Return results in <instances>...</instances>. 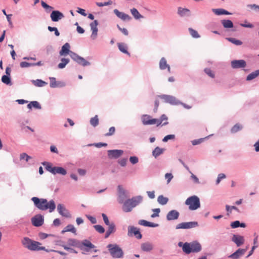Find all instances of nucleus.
Masks as SVG:
<instances>
[{"label": "nucleus", "instance_id": "obj_1", "mask_svg": "<svg viewBox=\"0 0 259 259\" xmlns=\"http://www.w3.org/2000/svg\"><path fill=\"white\" fill-rule=\"evenodd\" d=\"M59 54L60 56H64L69 55L73 61L82 66L85 67L91 65V63L86 60L84 58L71 51L70 50V44L68 42L65 43L62 46L61 50L59 51Z\"/></svg>", "mask_w": 259, "mask_h": 259}, {"label": "nucleus", "instance_id": "obj_2", "mask_svg": "<svg viewBox=\"0 0 259 259\" xmlns=\"http://www.w3.org/2000/svg\"><path fill=\"white\" fill-rule=\"evenodd\" d=\"M31 200L35 207L40 210L45 211L49 209L50 212H52L56 207L55 202L53 199L48 201L46 198L33 197Z\"/></svg>", "mask_w": 259, "mask_h": 259}, {"label": "nucleus", "instance_id": "obj_3", "mask_svg": "<svg viewBox=\"0 0 259 259\" xmlns=\"http://www.w3.org/2000/svg\"><path fill=\"white\" fill-rule=\"evenodd\" d=\"M158 97L161 100H163L164 103H168L171 105H181L187 109H190L192 108L191 106L183 103L172 95L162 94L159 95Z\"/></svg>", "mask_w": 259, "mask_h": 259}, {"label": "nucleus", "instance_id": "obj_4", "mask_svg": "<svg viewBox=\"0 0 259 259\" xmlns=\"http://www.w3.org/2000/svg\"><path fill=\"white\" fill-rule=\"evenodd\" d=\"M41 164L45 167L46 169L53 175L60 174L65 176L67 174V170L61 166H53L50 162L44 161Z\"/></svg>", "mask_w": 259, "mask_h": 259}, {"label": "nucleus", "instance_id": "obj_5", "mask_svg": "<svg viewBox=\"0 0 259 259\" xmlns=\"http://www.w3.org/2000/svg\"><path fill=\"white\" fill-rule=\"evenodd\" d=\"M111 256L114 258H120L123 256L124 252L122 248L116 244H109L107 246Z\"/></svg>", "mask_w": 259, "mask_h": 259}, {"label": "nucleus", "instance_id": "obj_6", "mask_svg": "<svg viewBox=\"0 0 259 259\" xmlns=\"http://www.w3.org/2000/svg\"><path fill=\"white\" fill-rule=\"evenodd\" d=\"M185 203L189 206V209L191 210H196L200 207V199L196 195L188 197L185 201Z\"/></svg>", "mask_w": 259, "mask_h": 259}, {"label": "nucleus", "instance_id": "obj_7", "mask_svg": "<svg viewBox=\"0 0 259 259\" xmlns=\"http://www.w3.org/2000/svg\"><path fill=\"white\" fill-rule=\"evenodd\" d=\"M22 243L25 247L32 251H36L37 246L41 245L40 242L32 240L28 237H24Z\"/></svg>", "mask_w": 259, "mask_h": 259}, {"label": "nucleus", "instance_id": "obj_8", "mask_svg": "<svg viewBox=\"0 0 259 259\" xmlns=\"http://www.w3.org/2000/svg\"><path fill=\"white\" fill-rule=\"evenodd\" d=\"M127 235L129 237L135 236L138 239H140L142 238V234L140 232V229L134 226H128Z\"/></svg>", "mask_w": 259, "mask_h": 259}, {"label": "nucleus", "instance_id": "obj_9", "mask_svg": "<svg viewBox=\"0 0 259 259\" xmlns=\"http://www.w3.org/2000/svg\"><path fill=\"white\" fill-rule=\"evenodd\" d=\"M198 226V223L197 222H183L178 224L176 226V229H189L193 228H195Z\"/></svg>", "mask_w": 259, "mask_h": 259}, {"label": "nucleus", "instance_id": "obj_10", "mask_svg": "<svg viewBox=\"0 0 259 259\" xmlns=\"http://www.w3.org/2000/svg\"><path fill=\"white\" fill-rule=\"evenodd\" d=\"M80 246L81 247H79V248L81 250H83L86 252H89L91 249H94L96 247L94 244L88 239H84L81 241Z\"/></svg>", "mask_w": 259, "mask_h": 259}, {"label": "nucleus", "instance_id": "obj_11", "mask_svg": "<svg viewBox=\"0 0 259 259\" xmlns=\"http://www.w3.org/2000/svg\"><path fill=\"white\" fill-rule=\"evenodd\" d=\"M58 213L63 217L66 218H71V214L69 211L65 207L64 204L59 203L57 207Z\"/></svg>", "mask_w": 259, "mask_h": 259}, {"label": "nucleus", "instance_id": "obj_12", "mask_svg": "<svg viewBox=\"0 0 259 259\" xmlns=\"http://www.w3.org/2000/svg\"><path fill=\"white\" fill-rule=\"evenodd\" d=\"M31 220L33 226L36 227L41 226L44 223V217L41 214L34 215L31 218Z\"/></svg>", "mask_w": 259, "mask_h": 259}, {"label": "nucleus", "instance_id": "obj_13", "mask_svg": "<svg viewBox=\"0 0 259 259\" xmlns=\"http://www.w3.org/2000/svg\"><path fill=\"white\" fill-rule=\"evenodd\" d=\"M123 150L121 149L109 150L107 151L108 156L110 159H116L123 154Z\"/></svg>", "mask_w": 259, "mask_h": 259}, {"label": "nucleus", "instance_id": "obj_14", "mask_svg": "<svg viewBox=\"0 0 259 259\" xmlns=\"http://www.w3.org/2000/svg\"><path fill=\"white\" fill-rule=\"evenodd\" d=\"M231 241L233 242L237 247H239L244 243L245 238L243 236L238 234H234L232 235Z\"/></svg>", "mask_w": 259, "mask_h": 259}, {"label": "nucleus", "instance_id": "obj_15", "mask_svg": "<svg viewBox=\"0 0 259 259\" xmlns=\"http://www.w3.org/2000/svg\"><path fill=\"white\" fill-rule=\"evenodd\" d=\"M50 87L51 88H63L65 87L66 83L63 81H56L54 77H50Z\"/></svg>", "mask_w": 259, "mask_h": 259}, {"label": "nucleus", "instance_id": "obj_16", "mask_svg": "<svg viewBox=\"0 0 259 259\" xmlns=\"http://www.w3.org/2000/svg\"><path fill=\"white\" fill-rule=\"evenodd\" d=\"M64 17V14L59 10H53L50 14V18L53 22H58Z\"/></svg>", "mask_w": 259, "mask_h": 259}, {"label": "nucleus", "instance_id": "obj_17", "mask_svg": "<svg viewBox=\"0 0 259 259\" xmlns=\"http://www.w3.org/2000/svg\"><path fill=\"white\" fill-rule=\"evenodd\" d=\"M231 67L233 69L244 68L246 66V62L244 60H234L231 62Z\"/></svg>", "mask_w": 259, "mask_h": 259}, {"label": "nucleus", "instance_id": "obj_18", "mask_svg": "<svg viewBox=\"0 0 259 259\" xmlns=\"http://www.w3.org/2000/svg\"><path fill=\"white\" fill-rule=\"evenodd\" d=\"M134 207L131 199L129 198L125 200L122 205V209L124 212H129L132 211Z\"/></svg>", "mask_w": 259, "mask_h": 259}, {"label": "nucleus", "instance_id": "obj_19", "mask_svg": "<svg viewBox=\"0 0 259 259\" xmlns=\"http://www.w3.org/2000/svg\"><path fill=\"white\" fill-rule=\"evenodd\" d=\"M247 249V248L245 249L239 248L234 252L229 255L228 257L232 259H238L245 254Z\"/></svg>", "mask_w": 259, "mask_h": 259}, {"label": "nucleus", "instance_id": "obj_20", "mask_svg": "<svg viewBox=\"0 0 259 259\" xmlns=\"http://www.w3.org/2000/svg\"><path fill=\"white\" fill-rule=\"evenodd\" d=\"M113 12L118 18L121 19L123 21H130L132 19L128 14L121 12L117 9H114L113 10Z\"/></svg>", "mask_w": 259, "mask_h": 259}, {"label": "nucleus", "instance_id": "obj_21", "mask_svg": "<svg viewBox=\"0 0 259 259\" xmlns=\"http://www.w3.org/2000/svg\"><path fill=\"white\" fill-rule=\"evenodd\" d=\"M99 24L98 21L97 20H94L93 22L91 23L90 27L91 30L92 31V33L91 34V38L93 39H95L97 36L98 34V28L97 26Z\"/></svg>", "mask_w": 259, "mask_h": 259}, {"label": "nucleus", "instance_id": "obj_22", "mask_svg": "<svg viewBox=\"0 0 259 259\" xmlns=\"http://www.w3.org/2000/svg\"><path fill=\"white\" fill-rule=\"evenodd\" d=\"M180 216V213L177 210H171L166 214V220L168 221L177 220Z\"/></svg>", "mask_w": 259, "mask_h": 259}, {"label": "nucleus", "instance_id": "obj_23", "mask_svg": "<svg viewBox=\"0 0 259 259\" xmlns=\"http://www.w3.org/2000/svg\"><path fill=\"white\" fill-rule=\"evenodd\" d=\"M178 245L180 247H182L183 251L186 254H189L191 253L190 243L179 242Z\"/></svg>", "mask_w": 259, "mask_h": 259}, {"label": "nucleus", "instance_id": "obj_24", "mask_svg": "<svg viewBox=\"0 0 259 259\" xmlns=\"http://www.w3.org/2000/svg\"><path fill=\"white\" fill-rule=\"evenodd\" d=\"M190 247L191 253H197L202 249L201 244L197 241H193L190 243Z\"/></svg>", "mask_w": 259, "mask_h": 259}, {"label": "nucleus", "instance_id": "obj_25", "mask_svg": "<svg viewBox=\"0 0 259 259\" xmlns=\"http://www.w3.org/2000/svg\"><path fill=\"white\" fill-rule=\"evenodd\" d=\"M118 188L119 190L118 202L120 204H123L125 200V199L126 197L125 192L123 189L121 188V186L120 185L118 186Z\"/></svg>", "mask_w": 259, "mask_h": 259}, {"label": "nucleus", "instance_id": "obj_26", "mask_svg": "<svg viewBox=\"0 0 259 259\" xmlns=\"http://www.w3.org/2000/svg\"><path fill=\"white\" fill-rule=\"evenodd\" d=\"M178 15L182 17H189L191 15L190 11L186 8H183L182 7H179L178 9Z\"/></svg>", "mask_w": 259, "mask_h": 259}, {"label": "nucleus", "instance_id": "obj_27", "mask_svg": "<svg viewBox=\"0 0 259 259\" xmlns=\"http://www.w3.org/2000/svg\"><path fill=\"white\" fill-rule=\"evenodd\" d=\"M153 248L152 244L149 242L142 243L141 244V249L142 251L149 252Z\"/></svg>", "mask_w": 259, "mask_h": 259}, {"label": "nucleus", "instance_id": "obj_28", "mask_svg": "<svg viewBox=\"0 0 259 259\" xmlns=\"http://www.w3.org/2000/svg\"><path fill=\"white\" fill-rule=\"evenodd\" d=\"M159 68L161 70H164L167 68L168 72L170 71V67L168 64H167L166 60L164 57L161 58L159 62Z\"/></svg>", "mask_w": 259, "mask_h": 259}, {"label": "nucleus", "instance_id": "obj_29", "mask_svg": "<svg viewBox=\"0 0 259 259\" xmlns=\"http://www.w3.org/2000/svg\"><path fill=\"white\" fill-rule=\"evenodd\" d=\"M212 11L216 15L220 16L223 15H231V13L226 10L225 9L220 8V9H212Z\"/></svg>", "mask_w": 259, "mask_h": 259}, {"label": "nucleus", "instance_id": "obj_30", "mask_svg": "<svg viewBox=\"0 0 259 259\" xmlns=\"http://www.w3.org/2000/svg\"><path fill=\"white\" fill-rule=\"evenodd\" d=\"M131 199V201L133 202L134 207H135L142 202L143 197L141 195H138L133 197Z\"/></svg>", "mask_w": 259, "mask_h": 259}, {"label": "nucleus", "instance_id": "obj_31", "mask_svg": "<svg viewBox=\"0 0 259 259\" xmlns=\"http://www.w3.org/2000/svg\"><path fill=\"white\" fill-rule=\"evenodd\" d=\"M81 241L73 238H69L68 239L67 243L69 246H74L78 248L81 247Z\"/></svg>", "mask_w": 259, "mask_h": 259}, {"label": "nucleus", "instance_id": "obj_32", "mask_svg": "<svg viewBox=\"0 0 259 259\" xmlns=\"http://www.w3.org/2000/svg\"><path fill=\"white\" fill-rule=\"evenodd\" d=\"M165 151L164 148H160L159 147H156L152 151V155L155 158L158 157L161 154H163Z\"/></svg>", "mask_w": 259, "mask_h": 259}, {"label": "nucleus", "instance_id": "obj_33", "mask_svg": "<svg viewBox=\"0 0 259 259\" xmlns=\"http://www.w3.org/2000/svg\"><path fill=\"white\" fill-rule=\"evenodd\" d=\"M117 45L120 52L127 55L128 56H131V54L127 51V47L126 44L119 42L117 44Z\"/></svg>", "mask_w": 259, "mask_h": 259}, {"label": "nucleus", "instance_id": "obj_34", "mask_svg": "<svg viewBox=\"0 0 259 259\" xmlns=\"http://www.w3.org/2000/svg\"><path fill=\"white\" fill-rule=\"evenodd\" d=\"M221 23L223 27L226 29L232 28L234 27L233 23L229 19H224L221 21Z\"/></svg>", "mask_w": 259, "mask_h": 259}, {"label": "nucleus", "instance_id": "obj_35", "mask_svg": "<svg viewBox=\"0 0 259 259\" xmlns=\"http://www.w3.org/2000/svg\"><path fill=\"white\" fill-rule=\"evenodd\" d=\"M2 81L4 84L7 85H12L13 84V83L11 80V76L8 75H3L2 76Z\"/></svg>", "mask_w": 259, "mask_h": 259}, {"label": "nucleus", "instance_id": "obj_36", "mask_svg": "<svg viewBox=\"0 0 259 259\" xmlns=\"http://www.w3.org/2000/svg\"><path fill=\"white\" fill-rule=\"evenodd\" d=\"M61 62L58 65L59 69H63L65 67L66 65L69 63L70 60L68 58H62L61 59Z\"/></svg>", "mask_w": 259, "mask_h": 259}, {"label": "nucleus", "instance_id": "obj_37", "mask_svg": "<svg viewBox=\"0 0 259 259\" xmlns=\"http://www.w3.org/2000/svg\"><path fill=\"white\" fill-rule=\"evenodd\" d=\"M32 83L36 87H42L45 86L48 84V83L41 79H37L36 80H32Z\"/></svg>", "mask_w": 259, "mask_h": 259}, {"label": "nucleus", "instance_id": "obj_38", "mask_svg": "<svg viewBox=\"0 0 259 259\" xmlns=\"http://www.w3.org/2000/svg\"><path fill=\"white\" fill-rule=\"evenodd\" d=\"M131 12L133 16V17L136 19H139L140 18H143V16H142L140 13L139 12L138 10L136 8H133L131 9Z\"/></svg>", "mask_w": 259, "mask_h": 259}, {"label": "nucleus", "instance_id": "obj_39", "mask_svg": "<svg viewBox=\"0 0 259 259\" xmlns=\"http://www.w3.org/2000/svg\"><path fill=\"white\" fill-rule=\"evenodd\" d=\"M168 201V198L163 195H159L157 198V202L161 205H165Z\"/></svg>", "mask_w": 259, "mask_h": 259}, {"label": "nucleus", "instance_id": "obj_40", "mask_svg": "<svg viewBox=\"0 0 259 259\" xmlns=\"http://www.w3.org/2000/svg\"><path fill=\"white\" fill-rule=\"evenodd\" d=\"M258 75H259V72L257 70H255V71L252 72L251 73L249 74L247 76L246 80L247 81L251 80L254 79L255 78H256Z\"/></svg>", "mask_w": 259, "mask_h": 259}, {"label": "nucleus", "instance_id": "obj_41", "mask_svg": "<svg viewBox=\"0 0 259 259\" xmlns=\"http://www.w3.org/2000/svg\"><path fill=\"white\" fill-rule=\"evenodd\" d=\"M41 5L42 7L46 10L47 13H49L53 10L54 8L53 7L49 5L43 1L41 2Z\"/></svg>", "mask_w": 259, "mask_h": 259}, {"label": "nucleus", "instance_id": "obj_42", "mask_svg": "<svg viewBox=\"0 0 259 259\" xmlns=\"http://www.w3.org/2000/svg\"><path fill=\"white\" fill-rule=\"evenodd\" d=\"M242 126L239 123L235 124L231 129V133L234 134L242 129Z\"/></svg>", "mask_w": 259, "mask_h": 259}, {"label": "nucleus", "instance_id": "obj_43", "mask_svg": "<svg viewBox=\"0 0 259 259\" xmlns=\"http://www.w3.org/2000/svg\"><path fill=\"white\" fill-rule=\"evenodd\" d=\"M226 39L236 46H240L242 44V41H241L240 40H239V39H237L235 38L227 37Z\"/></svg>", "mask_w": 259, "mask_h": 259}, {"label": "nucleus", "instance_id": "obj_44", "mask_svg": "<svg viewBox=\"0 0 259 259\" xmlns=\"http://www.w3.org/2000/svg\"><path fill=\"white\" fill-rule=\"evenodd\" d=\"M116 226L114 222H111V225L108 226V229L106 231V232L109 233V234H113L116 232Z\"/></svg>", "mask_w": 259, "mask_h": 259}, {"label": "nucleus", "instance_id": "obj_45", "mask_svg": "<svg viewBox=\"0 0 259 259\" xmlns=\"http://www.w3.org/2000/svg\"><path fill=\"white\" fill-rule=\"evenodd\" d=\"M90 124L94 127L97 126L99 124V119L98 115H95L90 119Z\"/></svg>", "mask_w": 259, "mask_h": 259}, {"label": "nucleus", "instance_id": "obj_46", "mask_svg": "<svg viewBox=\"0 0 259 259\" xmlns=\"http://www.w3.org/2000/svg\"><path fill=\"white\" fill-rule=\"evenodd\" d=\"M188 30H189V33H190V34L191 35V36L193 37L197 38H199L200 37V35L199 34V33H198V32L196 30H195L191 28H189L188 29Z\"/></svg>", "mask_w": 259, "mask_h": 259}, {"label": "nucleus", "instance_id": "obj_47", "mask_svg": "<svg viewBox=\"0 0 259 259\" xmlns=\"http://www.w3.org/2000/svg\"><path fill=\"white\" fill-rule=\"evenodd\" d=\"M94 228L96 231L100 234L104 233L105 232L104 228L100 225H96L94 226Z\"/></svg>", "mask_w": 259, "mask_h": 259}, {"label": "nucleus", "instance_id": "obj_48", "mask_svg": "<svg viewBox=\"0 0 259 259\" xmlns=\"http://www.w3.org/2000/svg\"><path fill=\"white\" fill-rule=\"evenodd\" d=\"M65 231L67 232H70L72 233L75 234L76 230L73 225L69 224L65 227Z\"/></svg>", "mask_w": 259, "mask_h": 259}, {"label": "nucleus", "instance_id": "obj_49", "mask_svg": "<svg viewBox=\"0 0 259 259\" xmlns=\"http://www.w3.org/2000/svg\"><path fill=\"white\" fill-rule=\"evenodd\" d=\"M48 29L50 32H54L55 35L56 36H59L60 35V32L58 31V29L56 27H52L50 26H49L48 27Z\"/></svg>", "mask_w": 259, "mask_h": 259}, {"label": "nucleus", "instance_id": "obj_50", "mask_svg": "<svg viewBox=\"0 0 259 259\" xmlns=\"http://www.w3.org/2000/svg\"><path fill=\"white\" fill-rule=\"evenodd\" d=\"M20 160L25 159L26 162H28L30 159L32 158L26 153H22L20 155Z\"/></svg>", "mask_w": 259, "mask_h": 259}, {"label": "nucleus", "instance_id": "obj_51", "mask_svg": "<svg viewBox=\"0 0 259 259\" xmlns=\"http://www.w3.org/2000/svg\"><path fill=\"white\" fill-rule=\"evenodd\" d=\"M151 116L148 114H144L142 116V122L144 125H147L146 121L150 120Z\"/></svg>", "mask_w": 259, "mask_h": 259}, {"label": "nucleus", "instance_id": "obj_52", "mask_svg": "<svg viewBox=\"0 0 259 259\" xmlns=\"http://www.w3.org/2000/svg\"><path fill=\"white\" fill-rule=\"evenodd\" d=\"M112 1L111 0H108V2H106L104 3H100V2H97L96 3V5L98 6L99 7H102L104 6H107L108 5H110L112 4Z\"/></svg>", "mask_w": 259, "mask_h": 259}, {"label": "nucleus", "instance_id": "obj_53", "mask_svg": "<svg viewBox=\"0 0 259 259\" xmlns=\"http://www.w3.org/2000/svg\"><path fill=\"white\" fill-rule=\"evenodd\" d=\"M88 146H95L97 148H101L102 147H106L107 146V144L106 143L99 142L97 143L94 144H90L88 145Z\"/></svg>", "mask_w": 259, "mask_h": 259}, {"label": "nucleus", "instance_id": "obj_54", "mask_svg": "<svg viewBox=\"0 0 259 259\" xmlns=\"http://www.w3.org/2000/svg\"><path fill=\"white\" fill-rule=\"evenodd\" d=\"M206 138H207V137L204 138H200L198 139L192 140L191 141L192 144L193 146L199 145V144H201V143H202Z\"/></svg>", "mask_w": 259, "mask_h": 259}, {"label": "nucleus", "instance_id": "obj_55", "mask_svg": "<svg viewBox=\"0 0 259 259\" xmlns=\"http://www.w3.org/2000/svg\"><path fill=\"white\" fill-rule=\"evenodd\" d=\"M49 236H54V235L51 234H47L43 232H39L38 233V237L41 240L45 239Z\"/></svg>", "mask_w": 259, "mask_h": 259}, {"label": "nucleus", "instance_id": "obj_56", "mask_svg": "<svg viewBox=\"0 0 259 259\" xmlns=\"http://www.w3.org/2000/svg\"><path fill=\"white\" fill-rule=\"evenodd\" d=\"M204 71L206 74H207L210 77L214 78L215 75L210 68H206L204 69Z\"/></svg>", "mask_w": 259, "mask_h": 259}, {"label": "nucleus", "instance_id": "obj_57", "mask_svg": "<svg viewBox=\"0 0 259 259\" xmlns=\"http://www.w3.org/2000/svg\"><path fill=\"white\" fill-rule=\"evenodd\" d=\"M20 66L21 68H26L33 66V63H29L25 61L21 62L20 64Z\"/></svg>", "mask_w": 259, "mask_h": 259}, {"label": "nucleus", "instance_id": "obj_58", "mask_svg": "<svg viewBox=\"0 0 259 259\" xmlns=\"http://www.w3.org/2000/svg\"><path fill=\"white\" fill-rule=\"evenodd\" d=\"M102 217L103 218V220L104 221V223L106 225L109 226L111 224V222L110 223L108 217L107 215L104 213L102 214Z\"/></svg>", "mask_w": 259, "mask_h": 259}, {"label": "nucleus", "instance_id": "obj_59", "mask_svg": "<svg viewBox=\"0 0 259 259\" xmlns=\"http://www.w3.org/2000/svg\"><path fill=\"white\" fill-rule=\"evenodd\" d=\"M129 160L132 164H136L138 162L139 158L136 156H132L130 157Z\"/></svg>", "mask_w": 259, "mask_h": 259}, {"label": "nucleus", "instance_id": "obj_60", "mask_svg": "<svg viewBox=\"0 0 259 259\" xmlns=\"http://www.w3.org/2000/svg\"><path fill=\"white\" fill-rule=\"evenodd\" d=\"M146 122L147 125L156 124L157 126H159V125H158V120L157 118H152L151 117L150 120L146 121Z\"/></svg>", "mask_w": 259, "mask_h": 259}, {"label": "nucleus", "instance_id": "obj_61", "mask_svg": "<svg viewBox=\"0 0 259 259\" xmlns=\"http://www.w3.org/2000/svg\"><path fill=\"white\" fill-rule=\"evenodd\" d=\"M32 107L37 109H40L41 108L40 104L36 101H31Z\"/></svg>", "mask_w": 259, "mask_h": 259}, {"label": "nucleus", "instance_id": "obj_62", "mask_svg": "<svg viewBox=\"0 0 259 259\" xmlns=\"http://www.w3.org/2000/svg\"><path fill=\"white\" fill-rule=\"evenodd\" d=\"M175 138V135H167L165 136L162 139L163 142H166L169 140H174Z\"/></svg>", "mask_w": 259, "mask_h": 259}, {"label": "nucleus", "instance_id": "obj_63", "mask_svg": "<svg viewBox=\"0 0 259 259\" xmlns=\"http://www.w3.org/2000/svg\"><path fill=\"white\" fill-rule=\"evenodd\" d=\"M127 161V158H123L121 159L118 160V164H120V166H121L122 167H124L126 165Z\"/></svg>", "mask_w": 259, "mask_h": 259}, {"label": "nucleus", "instance_id": "obj_64", "mask_svg": "<svg viewBox=\"0 0 259 259\" xmlns=\"http://www.w3.org/2000/svg\"><path fill=\"white\" fill-rule=\"evenodd\" d=\"M247 7L250 8L256 12L259 11V6L256 4H249L247 5Z\"/></svg>", "mask_w": 259, "mask_h": 259}]
</instances>
